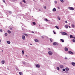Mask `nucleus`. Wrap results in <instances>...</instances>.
<instances>
[{
    "mask_svg": "<svg viewBox=\"0 0 75 75\" xmlns=\"http://www.w3.org/2000/svg\"><path fill=\"white\" fill-rule=\"evenodd\" d=\"M68 8L69 9V10H74V8H73L72 7H69Z\"/></svg>",
    "mask_w": 75,
    "mask_h": 75,
    "instance_id": "1",
    "label": "nucleus"
},
{
    "mask_svg": "<svg viewBox=\"0 0 75 75\" xmlns=\"http://www.w3.org/2000/svg\"><path fill=\"white\" fill-rule=\"evenodd\" d=\"M62 35H68V34L67 33L64 32H62Z\"/></svg>",
    "mask_w": 75,
    "mask_h": 75,
    "instance_id": "2",
    "label": "nucleus"
},
{
    "mask_svg": "<svg viewBox=\"0 0 75 75\" xmlns=\"http://www.w3.org/2000/svg\"><path fill=\"white\" fill-rule=\"evenodd\" d=\"M53 44L54 45H58V43L57 42H53Z\"/></svg>",
    "mask_w": 75,
    "mask_h": 75,
    "instance_id": "3",
    "label": "nucleus"
},
{
    "mask_svg": "<svg viewBox=\"0 0 75 75\" xmlns=\"http://www.w3.org/2000/svg\"><path fill=\"white\" fill-rule=\"evenodd\" d=\"M68 52L69 54H71V55L74 54V52H71V51H69Z\"/></svg>",
    "mask_w": 75,
    "mask_h": 75,
    "instance_id": "4",
    "label": "nucleus"
},
{
    "mask_svg": "<svg viewBox=\"0 0 75 75\" xmlns=\"http://www.w3.org/2000/svg\"><path fill=\"white\" fill-rule=\"evenodd\" d=\"M48 53L50 55H51L52 54V52H51V51H49L48 52Z\"/></svg>",
    "mask_w": 75,
    "mask_h": 75,
    "instance_id": "5",
    "label": "nucleus"
},
{
    "mask_svg": "<svg viewBox=\"0 0 75 75\" xmlns=\"http://www.w3.org/2000/svg\"><path fill=\"white\" fill-rule=\"evenodd\" d=\"M36 68H40V64H38L36 65Z\"/></svg>",
    "mask_w": 75,
    "mask_h": 75,
    "instance_id": "6",
    "label": "nucleus"
},
{
    "mask_svg": "<svg viewBox=\"0 0 75 75\" xmlns=\"http://www.w3.org/2000/svg\"><path fill=\"white\" fill-rule=\"evenodd\" d=\"M22 38L23 40H25V36L24 35H22Z\"/></svg>",
    "mask_w": 75,
    "mask_h": 75,
    "instance_id": "7",
    "label": "nucleus"
},
{
    "mask_svg": "<svg viewBox=\"0 0 75 75\" xmlns=\"http://www.w3.org/2000/svg\"><path fill=\"white\" fill-rule=\"evenodd\" d=\"M34 40L36 42H38L39 41H38V40L37 39H35Z\"/></svg>",
    "mask_w": 75,
    "mask_h": 75,
    "instance_id": "8",
    "label": "nucleus"
},
{
    "mask_svg": "<svg viewBox=\"0 0 75 75\" xmlns=\"http://www.w3.org/2000/svg\"><path fill=\"white\" fill-rule=\"evenodd\" d=\"M59 67L60 68H62H62H64V66L62 65H60L59 66Z\"/></svg>",
    "mask_w": 75,
    "mask_h": 75,
    "instance_id": "9",
    "label": "nucleus"
},
{
    "mask_svg": "<svg viewBox=\"0 0 75 75\" xmlns=\"http://www.w3.org/2000/svg\"><path fill=\"white\" fill-rule=\"evenodd\" d=\"M64 50L66 51H68V49L67 47H65Z\"/></svg>",
    "mask_w": 75,
    "mask_h": 75,
    "instance_id": "10",
    "label": "nucleus"
},
{
    "mask_svg": "<svg viewBox=\"0 0 75 75\" xmlns=\"http://www.w3.org/2000/svg\"><path fill=\"white\" fill-rule=\"evenodd\" d=\"M52 11H57V9L55 8H54L52 9Z\"/></svg>",
    "mask_w": 75,
    "mask_h": 75,
    "instance_id": "11",
    "label": "nucleus"
},
{
    "mask_svg": "<svg viewBox=\"0 0 75 75\" xmlns=\"http://www.w3.org/2000/svg\"><path fill=\"white\" fill-rule=\"evenodd\" d=\"M6 42L8 44H10V43H11V42L10 41H7Z\"/></svg>",
    "mask_w": 75,
    "mask_h": 75,
    "instance_id": "12",
    "label": "nucleus"
},
{
    "mask_svg": "<svg viewBox=\"0 0 75 75\" xmlns=\"http://www.w3.org/2000/svg\"><path fill=\"white\" fill-rule=\"evenodd\" d=\"M70 37L71 38H74V37H73V36L72 35H70Z\"/></svg>",
    "mask_w": 75,
    "mask_h": 75,
    "instance_id": "13",
    "label": "nucleus"
},
{
    "mask_svg": "<svg viewBox=\"0 0 75 75\" xmlns=\"http://www.w3.org/2000/svg\"><path fill=\"white\" fill-rule=\"evenodd\" d=\"M71 64L73 66H75V63L74 62H72L71 63Z\"/></svg>",
    "mask_w": 75,
    "mask_h": 75,
    "instance_id": "14",
    "label": "nucleus"
},
{
    "mask_svg": "<svg viewBox=\"0 0 75 75\" xmlns=\"http://www.w3.org/2000/svg\"><path fill=\"white\" fill-rule=\"evenodd\" d=\"M65 69H66V71H69V68H68V67L66 68Z\"/></svg>",
    "mask_w": 75,
    "mask_h": 75,
    "instance_id": "15",
    "label": "nucleus"
},
{
    "mask_svg": "<svg viewBox=\"0 0 75 75\" xmlns=\"http://www.w3.org/2000/svg\"><path fill=\"white\" fill-rule=\"evenodd\" d=\"M55 27L57 28V29H58V30H59V28H58V27L57 26H55Z\"/></svg>",
    "mask_w": 75,
    "mask_h": 75,
    "instance_id": "16",
    "label": "nucleus"
},
{
    "mask_svg": "<svg viewBox=\"0 0 75 75\" xmlns=\"http://www.w3.org/2000/svg\"><path fill=\"white\" fill-rule=\"evenodd\" d=\"M60 41L62 42H64V40H63L62 39H60Z\"/></svg>",
    "mask_w": 75,
    "mask_h": 75,
    "instance_id": "17",
    "label": "nucleus"
},
{
    "mask_svg": "<svg viewBox=\"0 0 75 75\" xmlns=\"http://www.w3.org/2000/svg\"><path fill=\"white\" fill-rule=\"evenodd\" d=\"M65 27L66 28H68V25H65Z\"/></svg>",
    "mask_w": 75,
    "mask_h": 75,
    "instance_id": "18",
    "label": "nucleus"
},
{
    "mask_svg": "<svg viewBox=\"0 0 75 75\" xmlns=\"http://www.w3.org/2000/svg\"><path fill=\"white\" fill-rule=\"evenodd\" d=\"M4 62H5L4 61H1V63L2 64H4Z\"/></svg>",
    "mask_w": 75,
    "mask_h": 75,
    "instance_id": "19",
    "label": "nucleus"
},
{
    "mask_svg": "<svg viewBox=\"0 0 75 75\" xmlns=\"http://www.w3.org/2000/svg\"><path fill=\"white\" fill-rule=\"evenodd\" d=\"M19 74L20 75H23V73H22V72H19Z\"/></svg>",
    "mask_w": 75,
    "mask_h": 75,
    "instance_id": "20",
    "label": "nucleus"
},
{
    "mask_svg": "<svg viewBox=\"0 0 75 75\" xmlns=\"http://www.w3.org/2000/svg\"><path fill=\"white\" fill-rule=\"evenodd\" d=\"M25 35L26 37H27L28 36V35L27 34L25 33H23Z\"/></svg>",
    "mask_w": 75,
    "mask_h": 75,
    "instance_id": "21",
    "label": "nucleus"
},
{
    "mask_svg": "<svg viewBox=\"0 0 75 75\" xmlns=\"http://www.w3.org/2000/svg\"><path fill=\"white\" fill-rule=\"evenodd\" d=\"M50 41H51V42H52V41H53V39L50 38Z\"/></svg>",
    "mask_w": 75,
    "mask_h": 75,
    "instance_id": "22",
    "label": "nucleus"
},
{
    "mask_svg": "<svg viewBox=\"0 0 75 75\" xmlns=\"http://www.w3.org/2000/svg\"><path fill=\"white\" fill-rule=\"evenodd\" d=\"M8 33H9V34H10V33H11V31L10 30H8Z\"/></svg>",
    "mask_w": 75,
    "mask_h": 75,
    "instance_id": "23",
    "label": "nucleus"
},
{
    "mask_svg": "<svg viewBox=\"0 0 75 75\" xmlns=\"http://www.w3.org/2000/svg\"><path fill=\"white\" fill-rule=\"evenodd\" d=\"M22 1L23 2V3H26L25 0H23Z\"/></svg>",
    "mask_w": 75,
    "mask_h": 75,
    "instance_id": "24",
    "label": "nucleus"
},
{
    "mask_svg": "<svg viewBox=\"0 0 75 75\" xmlns=\"http://www.w3.org/2000/svg\"><path fill=\"white\" fill-rule=\"evenodd\" d=\"M33 25H35V22H33Z\"/></svg>",
    "mask_w": 75,
    "mask_h": 75,
    "instance_id": "25",
    "label": "nucleus"
},
{
    "mask_svg": "<svg viewBox=\"0 0 75 75\" xmlns=\"http://www.w3.org/2000/svg\"><path fill=\"white\" fill-rule=\"evenodd\" d=\"M22 54L23 55H24V51L22 50Z\"/></svg>",
    "mask_w": 75,
    "mask_h": 75,
    "instance_id": "26",
    "label": "nucleus"
},
{
    "mask_svg": "<svg viewBox=\"0 0 75 75\" xmlns=\"http://www.w3.org/2000/svg\"><path fill=\"white\" fill-rule=\"evenodd\" d=\"M60 1L62 2V3H64V1L63 0H60Z\"/></svg>",
    "mask_w": 75,
    "mask_h": 75,
    "instance_id": "27",
    "label": "nucleus"
},
{
    "mask_svg": "<svg viewBox=\"0 0 75 75\" xmlns=\"http://www.w3.org/2000/svg\"><path fill=\"white\" fill-rule=\"evenodd\" d=\"M57 70H59V68L58 67H57Z\"/></svg>",
    "mask_w": 75,
    "mask_h": 75,
    "instance_id": "28",
    "label": "nucleus"
},
{
    "mask_svg": "<svg viewBox=\"0 0 75 75\" xmlns=\"http://www.w3.org/2000/svg\"><path fill=\"white\" fill-rule=\"evenodd\" d=\"M63 71H64V72L65 71V69H62Z\"/></svg>",
    "mask_w": 75,
    "mask_h": 75,
    "instance_id": "29",
    "label": "nucleus"
},
{
    "mask_svg": "<svg viewBox=\"0 0 75 75\" xmlns=\"http://www.w3.org/2000/svg\"><path fill=\"white\" fill-rule=\"evenodd\" d=\"M43 7L44 8H45V9L47 8V7H46V6H44Z\"/></svg>",
    "mask_w": 75,
    "mask_h": 75,
    "instance_id": "30",
    "label": "nucleus"
},
{
    "mask_svg": "<svg viewBox=\"0 0 75 75\" xmlns=\"http://www.w3.org/2000/svg\"><path fill=\"white\" fill-rule=\"evenodd\" d=\"M5 36H7V33H6L5 34Z\"/></svg>",
    "mask_w": 75,
    "mask_h": 75,
    "instance_id": "31",
    "label": "nucleus"
},
{
    "mask_svg": "<svg viewBox=\"0 0 75 75\" xmlns=\"http://www.w3.org/2000/svg\"><path fill=\"white\" fill-rule=\"evenodd\" d=\"M58 19L59 20H60V18H59V17H58Z\"/></svg>",
    "mask_w": 75,
    "mask_h": 75,
    "instance_id": "32",
    "label": "nucleus"
},
{
    "mask_svg": "<svg viewBox=\"0 0 75 75\" xmlns=\"http://www.w3.org/2000/svg\"><path fill=\"white\" fill-rule=\"evenodd\" d=\"M73 42H75V39H73L72 40Z\"/></svg>",
    "mask_w": 75,
    "mask_h": 75,
    "instance_id": "33",
    "label": "nucleus"
},
{
    "mask_svg": "<svg viewBox=\"0 0 75 75\" xmlns=\"http://www.w3.org/2000/svg\"><path fill=\"white\" fill-rule=\"evenodd\" d=\"M0 31L1 32V33H2V32H3V30H2V29H0Z\"/></svg>",
    "mask_w": 75,
    "mask_h": 75,
    "instance_id": "34",
    "label": "nucleus"
},
{
    "mask_svg": "<svg viewBox=\"0 0 75 75\" xmlns=\"http://www.w3.org/2000/svg\"><path fill=\"white\" fill-rule=\"evenodd\" d=\"M71 26H72V27H74V26H75L74 25L72 24L71 25Z\"/></svg>",
    "mask_w": 75,
    "mask_h": 75,
    "instance_id": "35",
    "label": "nucleus"
},
{
    "mask_svg": "<svg viewBox=\"0 0 75 75\" xmlns=\"http://www.w3.org/2000/svg\"><path fill=\"white\" fill-rule=\"evenodd\" d=\"M53 32L54 34H56V33H55V32H54V31H53Z\"/></svg>",
    "mask_w": 75,
    "mask_h": 75,
    "instance_id": "36",
    "label": "nucleus"
},
{
    "mask_svg": "<svg viewBox=\"0 0 75 75\" xmlns=\"http://www.w3.org/2000/svg\"><path fill=\"white\" fill-rule=\"evenodd\" d=\"M45 21H48V20H47V18L45 19Z\"/></svg>",
    "mask_w": 75,
    "mask_h": 75,
    "instance_id": "37",
    "label": "nucleus"
},
{
    "mask_svg": "<svg viewBox=\"0 0 75 75\" xmlns=\"http://www.w3.org/2000/svg\"><path fill=\"white\" fill-rule=\"evenodd\" d=\"M9 13H10V14H11V11H9Z\"/></svg>",
    "mask_w": 75,
    "mask_h": 75,
    "instance_id": "38",
    "label": "nucleus"
},
{
    "mask_svg": "<svg viewBox=\"0 0 75 75\" xmlns=\"http://www.w3.org/2000/svg\"><path fill=\"white\" fill-rule=\"evenodd\" d=\"M23 64H24L25 65L26 64L25 62H23Z\"/></svg>",
    "mask_w": 75,
    "mask_h": 75,
    "instance_id": "39",
    "label": "nucleus"
},
{
    "mask_svg": "<svg viewBox=\"0 0 75 75\" xmlns=\"http://www.w3.org/2000/svg\"><path fill=\"white\" fill-rule=\"evenodd\" d=\"M3 1V2H4V3H5V1H4V0H2Z\"/></svg>",
    "mask_w": 75,
    "mask_h": 75,
    "instance_id": "40",
    "label": "nucleus"
},
{
    "mask_svg": "<svg viewBox=\"0 0 75 75\" xmlns=\"http://www.w3.org/2000/svg\"><path fill=\"white\" fill-rule=\"evenodd\" d=\"M66 73H68V72L67 71H65Z\"/></svg>",
    "mask_w": 75,
    "mask_h": 75,
    "instance_id": "41",
    "label": "nucleus"
},
{
    "mask_svg": "<svg viewBox=\"0 0 75 75\" xmlns=\"http://www.w3.org/2000/svg\"><path fill=\"white\" fill-rule=\"evenodd\" d=\"M55 3L56 4H57V1H55Z\"/></svg>",
    "mask_w": 75,
    "mask_h": 75,
    "instance_id": "42",
    "label": "nucleus"
},
{
    "mask_svg": "<svg viewBox=\"0 0 75 75\" xmlns=\"http://www.w3.org/2000/svg\"><path fill=\"white\" fill-rule=\"evenodd\" d=\"M39 11H42L41 9H39Z\"/></svg>",
    "mask_w": 75,
    "mask_h": 75,
    "instance_id": "43",
    "label": "nucleus"
},
{
    "mask_svg": "<svg viewBox=\"0 0 75 75\" xmlns=\"http://www.w3.org/2000/svg\"><path fill=\"white\" fill-rule=\"evenodd\" d=\"M65 23H67V21H65Z\"/></svg>",
    "mask_w": 75,
    "mask_h": 75,
    "instance_id": "44",
    "label": "nucleus"
},
{
    "mask_svg": "<svg viewBox=\"0 0 75 75\" xmlns=\"http://www.w3.org/2000/svg\"><path fill=\"white\" fill-rule=\"evenodd\" d=\"M64 59H67V57H65Z\"/></svg>",
    "mask_w": 75,
    "mask_h": 75,
    "instance_id": "45",
    "label": "nucleus"
},
{
    "mask_svg": "<svg viewBox=\"0 0 75 75\" xmlns=\"http://www.w3.org/2000/svg\"><path fill=\"white\" fill-rule=\"evenodd\" d=\"M10 30H12V28H10Z\"/></svg>",
    "mask_w": 75,
    "mask_h": 75,
    "instance_id": "46",
    "label": "nucleus"
},
{
    "mask_svg": "<svg viewBox=\"0 0 75 75\" xmlns=\"http://www.w3.org/2000/svg\"><path fill=\"white\" fill-rule=\"evenodd\" d=\"M32 33H33L34 34V32H33V31H32Z\"/></svg>",
    "mask_w": 75,
    "mask_h": 75,
    "instance_id": "47",
    "label": "nucleus"
},
{
    "mask_svg": "<svg viewBox=\"0 0 75 75\" xmlns=\"http://www.w3.org/2000/svg\"><path fill=\"white\" fill-rule=\"evenodd\" d=\"M41 38H44V37L43 36H41Z\"/></svg>",
    "mask_w": 75,
    "mask_h": 75,
    "instance_id": "48",
    "label": "nucleus"
},
{
    "mask_svg": "<svg viewBox=\"0 0 75 75\" xmlns=\"http://www.w3.org/2000/svg\"><path fill=\"white\" fill-rule=\"evenodd\" d=\"M69 28H71V27L69 26Z\"/></svg>",
    "mask_w": 75,
    "mask_h": 75,
    "instance_id": "49",
    "label": "nucleus"
},
{
    "mask_svg": "<svg viewBox=\"0 0 75 75\" xmlns=\"http://www.w3.org/2000/svg\"><path fill=\"white\" fill-rule=\"evenodd\" d=\"M73 38L74 39H75V37H74Z\"/></svg>",
    "mask_w": 75,
    "mask_h": 75,
    "instance_id": "50",
    "label": "nucleus"
},
{
    "mask_svg": "<svg viewBox=\"0 0 75 75\" xmlns=\"http://www.w3.org/2000/svg\"><path fill=\"white\" fill-rule=\"evenodd\" d=\"M48 50H50V48H48Z\"/></svg>",
    "mask_w": 75,
    "mask_h": 75,
    "instance_id": "51",
    "label": "nucleus"
},
{
    "mask_svg": "<svg viewBox=\"0 0 75 75\" xmlns=\"http://www.w3.org/2000/svg\"><path fill=\"white\" fill-rule=\"evenodd\" d=\"M0 42H1V40L0 39Z\"/></svg>",
    "mask_w": 75,
    "mask_h": 75,
    "instance_id": "52",
    "label": "nucleus"
},
{
    "mask_svg": "<svg viewBox=\"0 0 75 75\" xmlns=\"http://www.w3.org/2000/svg\"><path fill=\"white\" fill-rule=\"evenodd\" d=\"M30 45H32V44H30Z\"/></svg>",
    "mask_w": 75,
    "mask_h": 75,
    "instance_id": "53",
    "label": "nucleus"
},
{
    "mask_svg": "<svg viewBox=\"0 0 75 75\" xmlns=\"http://www.w3.org/2000/svg\"><path fill=\"white\" fill-rule=\"evenodd\" d=\"M25 56H26V57H27V55H26Z\"/></svg>",
    "mask_w": 75,
    "mask_h": 75,
    "instance_id": "54",
    "label": "nucleus"
},
{
    "mask_svg": "<svg viewBox=\"0 0 75 75\" xmlns=\"http://www.w3.org/2000/svg\"><path fill=\"white\" fill-rule=\"evenodd\" d=\"M17 70H18V69H17Z\"/></svg>",
    "mask_w": 75,
    "mask_h": 75,
    "instance_id": "55",
    "label": "nucleus"
},
{
    "mask_svg": "<svg viewBox=\"0 0 75 75\" xmlns=\"http://www.w3.org/2000/svg\"><path fill=\"white\" fill-rule=\"evenodd\" d=\"M2 52H3V50H2Z\"/></svg>",
    "mask_w": 75,
    "mask_h": 75,
    "instance_id": "56",
    "label": "nucleus"
}]
</instances>
